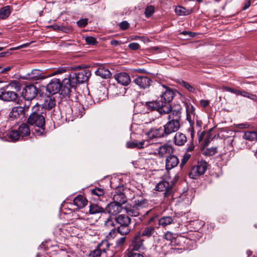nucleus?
<instances>
[{"label":"nucleus","instance_id":"1","mask_svg":"<svg viewBox=\"0 0 257 257\" xmlns=\"http://www.w3.org/2000/svg\"><path fill=\"white\" fill-rule=\"evenodd\" d=\"M80 67H60L55 70L50 76L62 74L65 73H69L67 78L63 79V84L65 88V93H69L71 91V88L75 87L78 84L77 70Z\"/></svg>","mask_w":257,"mask_h":257},{"label":"nucleus","instance_id":"2","mask_svg":"<svg viewBox=\"0 0 257 257\" xmlns=\"http://www.w3.org/2000/svg\"><path fill=\"white\" fill-rule=\"evenodd\" d=\"M131 218L128 216L120 214L115 217L109 216L105 221L104 224L107 227H112L117 225L118 232L122 235H125L131 230Z\"/></svg>","mask_w":257,"mask_h":257},{"label":"nucleus","instance_id":"3","mask_svg":"<svg viewBox=\"0 0 257 257\" xmlns=\"http://www.w3.org/2000/svg\"><path fill=\"white\" fill-rule=\"evenodd\" d=\"M40 105L35 104L32 108V112L27 119L28 124L38 127L36 132L39 135H42L45 130V116L46 113L40 109Z\"/></svg>","mask_w":257,"mask_h":257},{"label":"nucleus","instance_id":"4","mask_svg":"<svg viewBox=\"0 0 257 257\" xmlns=\"http://www.w3.org/2000/svg\"><path fill=\"white\" fill-rule=\"evenodd\" d=\"M207 168V163L203 160L198 162L197 164L193 166L189 173L190 178L197 179L199 176L204 174Z\"/></svg>","mask_w":257,"mask_h":257},{"label":"nucleus","instance_id":"5","mask_svg":"<svg viewBox=\"0 0 257 257\" xmlns=\"http://www.w3.org/2000/svg\"><path fill=\"white\" fill-rule=\"evenodd\" d=\"M46 90L51 95L56 94L60 90L65 92V88L63 84V81L61 82L59 79L54 78L52 79L47 84Z\"/></svg>","mask_w":257,"mask_h":257},{"label":"nucleus","instance_id":"6","mask_svg":"<svg viewBox=\"0 0 257 257\" xmlns=\"http://www.w3.org/2000/svg\"><path fill=\"white\" fill-rule=\"evenodd\" d=\"M38 94V89L34 85H27L22 91V96L25 100H32Z\"/></svg>","mask_w":257,"mask_h":257},{"label":"nucleus","instance_id":"7","mask_svg":"<svg viewBox=\"0 0 257 257\" xmlns=\"http://www.w3.org/2000/svg\"><path fill=\"white\" fill-rule=\"evenodd\" d=\"M8 87L0 89L1 100L6 102L15 101L18 95L15 91L7 90Z\"/></svg>","mask_w":257,"mask_h":257},{"label":"nucleus","instance_id":"8","mask_svg":"<svg viewBox=\"0 0 257 257\" xmlns=\"http://www.w3.org/2000/svg\"><path fill=\"white\" fill-rule=\"evenodd\" d=\"M181 123L176 119H170L164 125L163 127L166 135L168 136L177 132L180 129Z\"/></svg>","mask_w":257,"mask_h":257},{"label":"nucleus","instance_id":"9","mask_svg":"<svg viewBox=\"0 0 257 257\" xmlns=\"http://www.w3.org/2000/svg\"><path fill=\"white\" fill-rule=\"evenodd\" d=\"M157 153L156 154L160 158H167V156L173 154L174 149L173 146L168 144H164L160 145L157 149Z\"/></svg>","mask_w":257,"mask_h":257},{"label":"nucleus","instance_id":"10","mask_svg":"<svg viewBox=\"0 0 257 257\" xmlns=\"http://www.w3.org/2000/svg\"><path fill=\"white\" fill-rule=\"evenodd\" d=\"M146 135L150 140L159 139L167 137L164 128L161 126L159 127L152 128Z\"/></svg>","mask_w":257,"mask_h":257},{"label":"nucleus","instance_id":"11","mask_svg":"<svg viewBox=\"0 0 257 257\" xmlns=\"http://www.w3.org/2000/svg\"><path fill=\"white\" fill-rule=\"evenodd\" d=\"M144 239L140 235H136L132 242V244L128 249L130 250L140 251L145 249Z\"/></svg>","mask_w":257,"mask_h":257},{"label":"nucleus","instance_id":"12","mask_svg":"<svg viewBox=\"0 0 257 257\" xmlns=\"http://www.w3.org/2000/svg\"><path fill=\"white\" fill-rule=\"evenodd\" d=\"M134 82L140 88L146 89L151 85L152 81V79L148 77L140 76L137 77L134 79Z\"/></svg>","mask_w":257,"mask_h":257},{"label":"nucleus","instance_id":"13","mask_svg":"<svg viewBox=\"0 0 257 257\" xmlns=\"http://www.w3.org/2000/svg\"><path fill=\"white\" fill-rule=\"evenodd\" d=\"M123 208H124V206L114 202H112L107 205L106 210L110 214V216H114L120 212Z\"/></svg>","mask_w":257,"mask_h":257},{"label":"nucleus","instance_id":"14","mask_svg":"<svg viewBox=\"0 0 257 257\" xmlns=\"http://www.w3.org/2000/svg\"><path fill=\"white\" fill-rule=\"evenodd\" d=\"M156 189L158 191H165V197L169 196L172 193V187L170 186L168 181L163 180L158 183L156 186Z\"/></svg>","mask_w":257,"mask_h":257},{"label":"nucleus","instance_id":"15","mask_svg":"<svg viewBox=\"0 0 257 257\" xmlns=\"http://www.w3.org/2000/svg\"><path fill=\"white\" fill-rule=\"evenodd\" d=\"M162 86L165 89V90L161 94L160 100L165 104H169L174 97V93L169 87L164 85H162Z\"/></svg>","mask_w":257,"mask_h":257},{"label":"nucleus","instance_id":"16","mask_svg":"<svg viewBox=\"0 0 257 257\" xmlns=\"http://www.w3.org/2000/svg\"><path fill=\"white\" fill-rule=\"evenodd\" d=\"M25 115V113L24 112V109L21 106L13 107L9 113V117L11 120L24 117Z\"/></svg>","mask_w":257,"mask_h":257},{"label":"nucleus","instance_id":"17","mask_svg":"<svg viewBox=\"0 0 257 257\" xmlns=\"http://www.w3.org/2000/svg\"><path fill=\"white\" fill-rule=\"evenodd\" d=\"M179 163V160L175 155H171L166 158V169L167 170H170L177 166Z\"/></svg>","mask_w":257,"mask_h":257},{"label":"nucleus","instance_id":"18","mask_svg":"<svg viewBox=\"0 0 257 257\" xmlns=\"http://www.w3.org/2000/svg\"><path fill=\"white\" fill-rule=\"evenodd\" d=\"M115 79L118 83L123 86L128 85L131 81L130 75L126 72L116 74L115 76Z\"/></svg>","mask_w":257,"mask_h":257},{"label":"nucleus","instance_id":"19","mask_svg":"<svg viewBox=\"0 0 257 257\" xmlns=\"http://www.w3.org/2000/svg\"><path fill=\"white\" fill-rule=\"evenodd\" d=\"M120 188L117 189L115 191V193L113 195V200L114 202L123 205L127 203V198L123 192L120 190Z\"/></svg>","mask_w":257,"mask_h":257},{"label":"nucleus","instance_id":"20","mask_svg":"<svg viewBox=\"0 0 257 257\" xmlns=\"http://www.w3.org/2000/svg\"><path fill=\"white\" fill-rule=\"evenodd\" d=\"M28 79L32 80H43L49 77V76L43 75L41 70L38 69H34L32 70L30 73L27 75Z\"/></svg>","mask_w":257,"mask_h":257},{"label":"nucleus","instance_id":"21","mask_svg":"<svg viewBox=\"0 0 257 257\" xmlns=\"http://www.w3.org/2000/svg\"><path fill=\"white\" fill-rule=\"evenodd\" d=\"M186 135L181 132H177L173 138V142L176 146H183L187 142Z\"/></svg>","mask_w":257,"mask_h":257},{"label":"nucleus","instance_id":"22","mask_svg":"<svg viewBox=\"0 0 257 257\" xmlns=\"http://www.w3.org/2000/svg\"><path fill=\"white\" fill-rule=\"evenodd\" d=\"M95 73L96 75L104 79L109 78L111 76V73L110 71L103 65H100L95 71Z\"/></svg>","mask_w":257,"mask_h":257},{"label":"nucleus","instance_id":"23","mask_svg":"<svg viewBox=\"0 0 257 257\" xmlns=\"http://www.w3.org/2000/svg\"><path fill=\"white\" fill-rule=\"evenodd\" d=\"M196 117L195 112V108L191 104H187L186 105V119L190 123V124L191 123H194V120L195 117Z\"/></svg>","mask_w":257,"mask_h":257},{"label":"nucleus","instance_id":"24","mask_svg":"<svg viewBox=\"0 0 257 257\" xmlns=\"http://www.w3.org/2000/svg\"><path fill=\"white\" fill-rule=\"evenodd\" d=\"M124 209L128 215L132 216H138L140 214V212L137 208L135 203L134 205L130 203H126L124 206Z\"/></svg>","mask_w":257,"mask_h":257},{"label":"nucleus","instance_id":"25","mask_svg":"<svg viewBox=\"0 0 257 257\" xmlns=\"http://www.w3.org/2000/svg\"><path fill=\"white\" fill-rule=\"evenodd\" d=\"M127 147L128 148H137L142 149L145 147H147L149 145L148 142L147 141H143L139 142L137 140H135L131 142H128L126 143Z\"/></svg>","mask_w":257,"mask_h":257},{"label":"nucleus","instance_id":"26","mask_svg":"<svg viewBox=\"0 0 257 257\" xmlns=\"http://www.w3.org/2000/svg\"><path fill=\"white\" fill-rule=\"evenodd\" d=\"M156 233L155 227L152 226H148L145 227L141 232L138 233L142 237L149 238L154 236Z\"/></svg>","mask_w":257,"mask_h":257},{"label":"nucleus","instance_id":"27","mask_svg":"<svg viewBox=\"0 0 257 257\" xmlns=\"http://www.w3.org/2000/svg\"><path fill=\"white\" fill-rule=\"evenodd\" d=\"M77 75L78 84H80L87 80L91 75V72L88 70H82L77 72Z\"/></svg>","mask_w":257,"mask_h":257},{"label":"nucleus","instance_id":"28","mask_svg":"<svg viewBox=\"0 0 257 257\" xmlns=\"http://www.w3.org/2000/svg\"><path fill=\"white\" fill-rule=\"evenodd\" d=\"M73 203L78 208H82L87 203L86 199L81 195H78L73 200Z\"/></svg>","mask_w":257,"mask_h":257},{"label":"nucleus","instance_id":"29","mask_svg":"<svg viewBox=\"0 0 257 257\" xmlns=\"http://www.w3.org/2000/svg\"><path fill=\"white\" fill-rule=\"evenodd\" d=\"M18 131L22 137L28 136L30 134V127L28 124L25 123H22L19 126Z\"/></svg>","mask_w":257,"mask_h":257},{"label":"nucleus","instance_id":"30","mask_svg":"<svg viewBox=\"0 0 257 257\" xmlns=\"http://www.w3.org/2000/svg\"><path fill=\"white\" fill-rule=\"evenodd\" d=\"M174 218L169 216H164L161 217L158 221L159 225L165 227L173 223Z\"/></svg>","mask_w":257,"mask_h":257},{"label":"nucleus","instance_id":"31","mask_svg":"<svg viewBox=\"0 0 257 257\" xmlns=\"http://www.w3.org/2000/svg\"><path fill=\"white\" fill-rule=\"evenodd\" d=\"M135 203L136 205L137 208L139 209L140 212L141 210L148 208L149 205L148 200L146 199L136 200L135 201Z\"/></svg>","mask_w":257,"mask_h":257},{"label":"nucleus","instance_id":"32","mask_svg":"<svg viewBox=\"0 0 257 257\" xmlns=\"http://www.w3.org/2000/svg\"><path fill=\"white\" fill-rule=\"evenodd\" d=\"M104 209L99 205L91 203L89 205V212L91 214H95L97 213L104 212Z\"/></svg>","mask_w":257,"mask_h":257},{"label":"nucleus","instance_id":"33","mask_svg":"<svg viewBox=\"0 0 257 257\" xmlns=\"http://www.w3.org/2000/svg\"><path fill=\"white\" fill-rule=\"evenodd\" d=\"M181 117V113L180 110L174 109L172 110L171 108V111L169 112L168 116V119H176L180 122Z\"/></svg>","mask_w":257,"mask_h":257},{"label":"nucleus","instance_id":"34","mask_svg":"<svg viewBox=\"0 0 257 257\" xmlns=\"http://www.w3.org/2000/svg\"><path fill=\"white\" fill-rule=\"evenodd\" d=\"M162 105V101H161V100L146 102V105L150 108L151 110H157V111Z\"/></svg>","mask_w":257,"mask_h":257},{"label":"nucleus","instance_id":"35","mask_svg":"<svg viewBox=\"0 0 257 257\" xmlns=\"http://www.w3.org/2000/svg\"><path fill=\"white\" fill-rule=\"evenodd\" d=\"M43 105L44 108L50 110L56 105L55 99L54 97H48L45 100Z\"/></svg>","mask_w":257,"mask_h":257},{"label":"nucleus","instance_id":"36","mask_svg":"<svg viewBox=\"0 0 257 257\" xmlns=\"http://www.w3.org/2000/svg\"><path fill=\"white\" fill-rule=\"evenodd\" d=\"M243 138L250 142L257 140V133L254 131L245 132L243 136Z\"/></svg>","mask_w":257,"mask_h":257},{"label":"nucleus","instance_id":"37","mask_svg":"<svg viewBox=\"0 0 257 257\" xmlns=\"http://www.w3.org/2000/svg\"><path fill=\"white\" fill-rule=\"evenodd\" d=\"M110 245L111 244L109 242L108 240L104 239L99 243L97 245V247L99 248V250L101 251L103 253H104L108 250Z\"/></svg>","mask_w":257,"mask_h":257},{"label":"nucleus","instance_id":"38","mask_svg":"<svg viewBox=\"0 0 257 257\" xmlns=\"http://www.w3.org/2000/svg\"><path fill=\"white\" fill-rule=\"evenodd\" d=\"M76 224L81 229H84L89 227V219L88 218H79L76 221Z\"/></svg>","mask_w":257,"mask_h":257},{"label":"nucleus","instance_id":"39","mask_svg":"<svg viewBox=\"0 0 257 257\" xmlns=\"http://www.w3.org/2000/svg\"><path fill=\"white\" fill-rule=\"evenodd\" d=\"M163 105L160 107L158 111L161 115L166 114L169 113L171 111V105L169 103L165 104L162 101Z\"/></svg>","mask_w":257,"mask_h":257},{"label":"nucleus","instance_id":"40","mask_svg":"<svg viewBox=\"0 0 257 257\" xmlns=\"http://www.w3.org/2000/svg\"><path fill=\"white\" fill-rule=\"evenodd\" d=\"M175 13L177 15L180 16H185L189 15L191 11L190 10H187L185 8L181 6H178L175 8Z\"/></svg>","mask_w":257,"mask_h":257},{"label":"nucleus","instance_id":"41","mask_svg":"<svg viewBox=\"0 0 257 257\" xmlns=\"http://www.w3.org/2000/svg\"><path fill=\"white\" fill-rule=\"evenodd\" d=\"M10 7L9 6L4 7L0 11V19H5L10 16Z\"/></svg>","mask_w":257,"mask_h":257},{"label":"nucleus","instance_id":"42","mask_svg":"<svg viewBox=\"0 0 257 257\" xmlns=\"http://www.w3.org/2000/svg\"><path fill=\"white\" fill-rule=\"evenodd\" d=\"M8 136L10 141L11 142H15L18 141L21 137L18 130H13L11 131L9 133Z\"/></svg>","mask_w":257,"mask_h":257},{"label":"nucleus","instance_id":"43","mask_svg":"<svg viewBox=\"0 0 257 257\" xmlns=\"http://www.w3.org/2000/svg\"><path fill=\"white\" fill-rule=\"evenodd\" d=\"M180 84L181 86H183L189 92H193V93L195 92V89L194 88V87H193L192 86H191L188 82H187L184 80H182L181 82H180Z\"/></svg>","mask_w":257,"mask_h":257},{"label":"nucleus","instance_id":"44","mask_svg":"<svg viewBox=\"0 0 257 257\" xmlns=\"http://www.w3.org/2000/svg\"><path fill=\"white\" fill-rule=\"evenodd\" d=\"M217 147H211L207 148L204 152V154L205 156H211L214 155L217 153Z\"/></svg>","mask_w":257,"mask_h":257},{"label":"nucleus","instance_id":"45","mask_svg":"<svg viewBox=\"0 0 257 257\" xmlns=\"http://www.w3.org/2000/svg\"><path fill=\"white\" fill-rule=\"evenodd\" d=\"M154 7L153 6H148L146 7L145 14L147 18H150L154 13Z\"/></svg>","mask_w":257,"mask_h":257},{"label":"nucleus","instance_id":"46","mask_svg":"<svg viewBox=\"0 0 257 257\" xmlns=\"http://www.w3.org/2000/svg\"><path fill=\"white\" fill-rule=\"evenodd\" d=\"M127 257H144L143 253L140 251L128 250Z\"/></svg>","mask_w":257,"mask_h":257},{"label":"nucleus","instance_id":"47","mask_svg":"<svg viewBox=\"0 0 257 257\" xmlns=\"http://www.w3.org/2000/svg\"><path fill=\"white\" fill-rule=\"evenodd\" d=\"M91 192L92 194L97 196H101L104 194V191L103 189L99 188H95L91 189Z\"/></svg>","mask_w":257,"mask_h":257},{"label":"nucleus","instance_id":"48","mask_svg":"<svg viewBox=\"0 0 257 257\" xmlns=\"http://www.w3.org/2000/svg\"><path fill=\"white\" fill-rule=\"evenodd\" d=\"M241 95L248 98L251 100L256 101L257 100V96L255 94L249 93L245 91H241Z\"/></svg>","mask_w":257,"mask_h":257},{"label":"nucleus","instance_id":"49","mask_svg":"<svg viewBox=\"0 0 257 257\" xmlns=\"http://www.w3.org/2000/svg\"><path fill=\"white\" fill-rule=\"evenodd\" d=\"M174 238V236L173 233L170 231H167L160 240L164 242L165 240L167 241H171Z\"/></svg>","mask_w":257,"mask_h":257},{"label":"nucleus","instance_id":"50","mask_svg":"<svg viewBox=\"0 0 257 257\" xmlns=\"http://www.w3.org/2000/svg\"><path fill=\"white\" fill-rule=\"evenodd\" d=\"M103 252L99 250V248L96 247V249L91 251L89 254V257H99L101 255Z\"/></svg>","mask_w":257,"mask_h":257},{"label":"nucleus","instance_id":"51","mask_svg":"<svg viewBox=\"0 0 257 257\" xmlns=\"http://www.w3.org/2000/svg\"><path fill=\"white\" fill-rule=\"evenodd\" d=\"M9 86L14 88L16 91H19L21 90L20 83L16 80L11 82L9 84Z\"/></svg>","mask_w":257,"mask_h":257},{"label":"nucleus","instance_id":"52","mask_svg":"<svg viewBox=\"0 0 257 257\" xmlns=\"http://www.w3.org/2000/svg\"><path fill=\"white\" fill-rule=\"evenodd\" d=\"M85 41L88 45H95L97 43L96 40L93 37H87L85 38Z\"/></svg>","mask_w":257,"mask_h":257},{"label":"nucleus","instance_id":"53","mask_svg":"<svg viewBox=\"0 0 257 257\" xmlns=\"http://www.w3.org/2000/svg\"><path fill=\"white\" fill-rule=\"evenodd\" d=\"M191 155L188 153H186L183 156V158L181 159L180 166L182 167L184 164L189 160L190 158Z\"/></svg>","mask_w":257,"mask_h":257},{"label":"nucleus","instance_id":"54","mask_svg":"<svg viewBox=\"0 0 257 257\" xmlns=\"http://www.w3.org/2000/svg\"><path fill=\"white\" fill-rule=\"evenodd\" d=\"M88 23L87 19H82L77 22V25L80 28H83L85 27Z\"/></svg>","mask_w":257,"mask_h":257},{"label":"nucleus","instance_id":"55","mask_svg":"<svg viewBox=\"0 0 257 257\" xmlns=\"http://www.w3.org/2000/svg\"><path fill=\"white\" fill-rule=\"evenodd\" d=\"M120 29L122 30H125L128 28L130 24L126 21L121 22L119 24Z\"/></svg>","mask_w":257,"mask_h":257},{"label":"nucleus","instance_id":"56","mask_svg":"<svg viewBox=\"0 0 257 257\" xmlns=\"http://www.w3.org/2000/svg\"><path fill=\"white\" fill-rule=\"evenodd\" d=\"M195 148V145L194 142L189 141L187 145L186 150L187 152H192Z\"/></svg>","mask_w":257,"mask_h":257},{"label":"nucleus","instance_id":"57","mask_svg":"<svg viewBox=\"0 0 257 257\" xmlns=\"http://www.w3.org/2000/svg\"><path fill=\"white\" fill-rule=\"evenodd\" d=\"M128 48L132 50H137L140 48V45L137 43H131L128 46Z\"/></svg>","mask_w":257,"mask_h":257},{"label":"nucleus","instance_id":"58","mask_svg":"<svg viewBox=\"0 0 257 257\" xmlns=\"http://www.w3.org/2000/svg\"><path fill=\"white\" fill-rule=\"evenodd\" d=\"M31 101L32 100H26L24 106H22V108L24 109V112L25 113L28 110L31 103Z\"/></svg>","mask_w":257,"mask_h":257},{"label":"nucleus","instance_id":"59","mask_svg":"<svg viewBox=\"0 0 257 257\" xmlns=\"http://www.w3.org/2000/svg\"><path fill=\"white\" fill-rule=\"evenodd\" d=\"M170 244H167L166 242L164 243V246H162V249L164 252H168L169 249L176 250V248H172L170 247Z\"/></svg>","mask_w":257,"mask_h":257},{"label":"nucleus","instance_id":"60","mask_svg":"<svg viewBox=\"0 0 257 257\" xmlns=\"http://www.w3.org/2000/svg\"><path fill=\"white\" fill-rule=\"evenodd\" d=\"M193 123H191V124H190V126L188 128V131L190 132V136H191V140L189 141L194 142L195 132L194 130V128L193 127Z\"/></svg>","mask_w":257,"mask_h":257},{"label":"nucleus","instance_id":"61","mask_svg":"<svg viewBox=\"0 0 257 257\" xmlns=\"http://www.w3.org/2000/svg\"><path fill=\"white\" fill-rule=\"evenodd\" d=\"M200 104L202 107H206L209 105V101L208 100L201 99L200 101Z\"/></svg>","mask_w":257,"mask_h":257},{"label":"nucleus","instance_id":"62","mask_svg":"<svg viewBox=\"0 0 257 257\" xmlns=\"http://www.w3.org/2000/svg\"><path fill=\"white\" fill-rule=\"evenodd\" d=\"M181 34L184 35H188L189 37H193L195 36V34L191 32L183 31Z\"/></svg>","mask_w":257,"mask_h":257},{"label":"nucleus","instance_id":"63","mask_svg":"<svg viewBox=\"0 0 257 257\" xmlns=\"http://www.w3.org/2000/svg\"><path fill=\"white\" fill-rule=\"evenodd\" d=\"M223 89L226 91H228V92H230L232 93H234V90H235L234 89L232 88L231 87H227V86H223Z\"/></svg>","mask_w":257,"mask_h":257},{"label":"nucleus","instance_id":"64","mask_svg":"<svg viewBox=\"0 0 257 257\" xmlns=\"http://www.w3.org/2000/svg\"><path fill=\"white\" fill-rule=\"evenodd\" d=\"M250 6V0H247V2L244 4L242 9L245 10L248 9Z\"/></svg>","mask_w":257,"mask_h":257}]
</instances>
